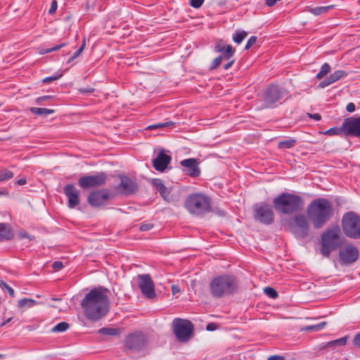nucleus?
Masks as SVG:
<instances>
[{"mask_svg": "<svg viewBox=\"0 0 360 360\" xmlns=\"http://www.w3.org/2000/svg\"><path fill=\"white\" fill-rule=\"evenodd\" d=\"M109 290L104 287L94 288L85 295L81 301V307L86 317L91 321H98L109 311Z\"/></svg>", "mask_w": 360, "mask_h": 360, "instance_id": "nucleus-1", "label": "nucleus"}, {"mask_svg": "<svg viewBox=\"0 0 360 360\" xmlns=\"http://www.w3.org/2000/svg\"><path fill=\"white\" fill-rule=\"evenodd\" d=\"M307 214L315 229H321L334 214L333 203L324 198L314 199L308 205Z\"/></svg>", "mask_w": 360, "mask_h": 360, "instance_id": "nucleus-2", "label": "nucleus"}, {"mask_svg": "<svg viewBox=\"0 0 360 360\" xmlns=\"http://www.w3.org/2000/svg\"><path fill=\"white\" fill-rule=\"evenodd\" d=\"M304 205L302 198L298 195L284 192L273 200L276 211L283 214H292L301 210Z\"/></svg>", "mask_w": 360, "mask_h": 360, "instance_id": "nucleus-3", "label": "nucleus"}, {"mask_svg": "<svg viewBox=\"0 0 360 360\" xmlns=\"http://www.w3.org/2000/svg\"><path fill=\"white\" fill-rule=\"evenodd\" d=\"M238 289L236 278L229 274L214 277L210 283L211 295L217 298L233 294Z\"/></svg>", "mask_w": 360, "mask_h": 360, "instance_id": "nucleus-4", "label": "nucleus"}, {"mask_svg": "<svg viewBox=\"0 0 360 360\" xmlns=\"http://www.w3.org/2000/svg\"><path fill=\"white\" fill-rule=\"evenodd\" d=\"M185 207L195 216L200 217L212 210V199L202 193H193L186 199Z\"/></svg>", "mask_w": 360, "mask_h": 360, "instance_id": "nucleus-5", "label": "nucleus"}, {"mask_svg": "<svg viewBox=\"0 0 360 360\" xmlns=\"http://www.w3.org/2000/svg\"><path fill=\"white\" fill-rule=\"evenodd\" d=\"M342 243L341 231L338 226L326 229L321 235V253L328 257L331 252L337 250Z\"/></svg>", "mask_w": 360, "mask_h": 360, "instance_id": "nucleus-6", "label": "nucleus"}, {"mask_svg": "<svg viewBox=\"0 0 360 360\" xmlns=\"http://www.w3.org/2000/svg\"><path fill=\"white\" fill-rule=\"evenodd\" d=\"M344 233L352 239L360 238V216L354 212H347L342 219Z\"/></svg>", "mask_w": 360, "mask_h": 360, "instance_id": "nucleus-7", "label": "nucleus"}, {"mask_svg": "<svg viewBox=\"0 0 360 360\" xmlns=\"http://www.w3.org/2000/svg\"><path fill=\"white\" fill-rule=\"evenodd\" d=\"M287 224L289 231L297 238H304L309 234V224L304 214H296L288 219Z\"/></svg>", "mask_w": 360, "mask_h": 360, "instance_id": "nucleus-8", "label": "nucleus"}, {"mask_svg": "<svg viewBox=\"0 0 360 360\" xmlns=\"http://www.w3.org/2000/svg\"><path fill=\"white\" fill-rule=\"evenodd\" d=\"M173 332L176 339L181 342H188L193 333V325L191 321L176 318L172 321Z\"/></svg>", "mask_w": 360, "mask_h": 360, "instance_id": "nucleus-9", "label": "nucleus"}, {"mask_svg": "<svg viewBox=\"0 0 360 360\" xmlns=\"http://www.w3.org/2000/svg\"><path fill=\"white\" fill-rule=\"evenodd\" d=\"M288 94L287 91L277 85L269 86L263 93L265 108H274Z\"/></svg>", "mask_w": 360, "mask_h": 360, "instance_id": "nucleus-10", "label": "nucleus"}, {"mask_svg": "<svg viewBox=\"0 0 360 360\" xmlns=\"http://www.w3.org/2000/svg\"><path fill=\"white\" fill-rule=\"evenodd\" d=\"M339 262L342 266H350L359 257V249L352 243L340 248L338 252Z\"/></svg>", "mask_w": 360, "mask_h": 360, "instance_id": "nucleus-11", "label": "nucleus"}, {"mask_svg": "<svg viewBox=\"0 0 360 360\" xmlns=\"http://www.w3.org/2000/svg\"><path fill=\"white\" fill-rule=\"evenodd\" d=\"M255 219L262 224L269 225L274 221V213L271 207L266 203H259L255 207Z\"/></svg>", "mask_w": 360, "mask_h": 360, "instance_id": "nucleus-12", "label": "nucleus"}, {"mask_svg": "<svg viewBox=\"0 0 360 360\" xmlns=\"http://www.w3.org/2000/svg\"><path fill=\"white\" fill-rule=\"evenodd\" d=\"M107 179L105 172H100L94 175H87L78 179V185L84 189L98 187L103 185Z\"/></svg>", "mask_w": 360, "mask_h": 360, "instance_id": "nucleus-13", "label": "nucleus"}, {"mask_svg": "<svg viewBox=\"0 0 360 360\" xmlns=\"http://www.w3.org/2000/svg\"><path fill=\"white\" fill-rule=\"evenodd\" d=\"M120 184L115 187L116 191L123 195H129L138 191V184L135 179L126 175H119Z\"/></svg>", "mask_w": 360, "mask_h": 360, "instance_id": "nucleus-14", "label": "nucleus"}, {"mask_svg": "<svg viewBox=\"0 0 360 360\" xmlns=\"http://www.w3.org/2000/svg\"><path fill=\"white\" fill-rule=\"evenodd\" d=\"M139 287L141 292L148 299L156 297L155 285L149 274H141L138 276Z\"/></svg>", "mask_w": 360, "mask_h": 360, "instance_id": "nucleus-15", "label": "nucleus"}, {"mask_svg": "<svg viewBox=\"0 0 360 360\" xmlns=\"http://www.w3.org/2000/svg\"><path fill=\"white\" fill-rule=\"evenodd\" d=\"M146 339L141 333L129 335L125 340V347L130 350L139 351L146 347Z\"/></svg>", "mask_w": 360, "mask_h": 360, "instance_id": "nucleus-16", "label": "nucleus"}, {"mask_svg": "<svg viewBox=\"0 0 360 360\" xmlns=\"http://www.w3.org/2000/svg\"><path fill=\"white\" fill-rule=\"evenodd\" d=\"M342 129L347 135L360 137V117H351L342 124Z\"/></svg>", "mask_w": 360, "mask_h": 360, "instance_id": "nucleus-17", "label": "nucleus"}, {"mask_svg": "<svg viewBox=\"0 0 360 360\" xmlns=\"http://www.w3.org/2000/svg\"><path fill=\"white\" fill-rule=\"evenodd\" d=\"M63 192L68 200V207L71 209L79 205L80 202L79 192L72 184H67L63 188Z\"/></svg>", "mask_w": 360, "mask_h": 360, "instance_id": "nucleus-18", "label": "nucleus"}, {"mask_svg": "<svg viewBox=\"0 0 360 360\" xmlns=\"http://www.w3.org/2000/svg\"><path fill=\"white\" fill-rule=\"evenodd\" d=\"M180 165L184 167V172L191 177H198L200 174L197 159L188 158L181 161Z\"/></svg>", "mask_w": 360, "mask_h": 360, "instance_id": "nucleus-19", "label": "nucleus"}, {"mask_svg": "<svg viewBox=\"0 0 360 360\" xmlns=\"http://www.w3.org/2000/svg\"><path fill=\"white\" fill-rule=\"evenodd\" d=\"M171 156L165 154L162 150L153 160V166L155 170L158 172H164L171 162Z\"/></svg>", "mask_w": 360, "mask_h": 360, "instance_id": "nucleus-20", "label": "nucleus"}, {"mask_svg": "<svg viewBox=\"0 0 360 360\" xmlns=\"http://www.w3.org/2000/svg\"><path fill=\"white\" fill-rule=\"evenodd\" d=\"M109 198V195L106 192L93 191L88 197V202L94 207H98L104 204L105 200Z\"/></svg>", "mask_w": 360, "mask_h": 360, "instance_id": "nucleus-21", "label": "nucleus"}, {"mask_svg": "<svg viewBox=\"0 0 360 360\" xmlns=\"http://www.w3.org/2000/svg\"><path fill=\"white\" fill-rule=\"evenodd\" d=\"M347 76V73L343 70H336L325 80L321 82L319 86L321 88H325L327 86L338 81L341 78Z\"/></svg>", "mask_w": 360, "mask_h": 360, "instance_id": "nucleus-22", "label": "nucleus"}, {"mask_svg": "<svg viewBox=\"0 0 360 360\" xmlns=\"http://www.w3.org/2000/svg\"><path fill=\"white\" fill-rule=\"evenodd\" d=\"M13 238V233L10 225L0 223V240H8Z\"/></svg>", "mask_w": 360, "mask_h": 360, "instance_id": "nucleus-23", "label": "nucleus"}, {"mask_svg": "<svg viewBox=\"0 0 360 360\" xmlns=\"http://www.w3.org/2000/svg\"><path fill=\"white\" fill-rule=\"evenodd\" d=\"M153 185L156 188L157 191L160 193L161 196L166 200H169V192L164 185L162 181L160 179H155Z\"/></svg>", "mask_w": 360, "mask_h": 360, "instance_id": "nucleus-24", "label": "nucleus"}, {"mask_svg": "<svg viewBox=\"0 0 360 360\" xmlns=\"http://www.w3.org/2000/svg\"><path fill=\"white\" fill-rule=\"evenodd\" d=\"M30 111L34 115H40L43 117H46L49 115H51L55 112V110L52 109L35 107L30 108Z\"/></svg>", "mask_w": 360, "mask_h": 360, "instance_id": "nucleus-25", "label": "nucleus"}, {"mask_svg": "<svg viewBox=\"0 0 360 360\" xmlns=\"http://www.w3.org/2000/svg\"><path fill=\"white\" fill-rule=\"evenodd\" d=\"M98 333L104 335L109 336H119L121 333V330L116 328H102L98 330Z\"/></svg>", "mask_w": 360, "mask_h": 360, "instance_id": "nucleus-26", "label": "nucleus"}, {"mask_svg": "<svg viewBox=\"0 0 360 360\" xmlns=\"http://www.w3.org/2000/svg\"><path fill=\"white\" fill-rule=\"evenodd\" d=\"M248 36V32L244 30L236 31L233 35V40L235 43L239 44Z\"/></svg>", "mask_w": 360, "mask_h": 360, "instance_id": "nucleus-27", "label": "nucleus"}, {"mask_svg": "<svg viewBox=\"0 0 360 360\" xmlns=\"http://www.w3.org/2000/svg\"><path fill=\"white\" fill-rule=\"evenodd\" d=\"M296 143L295 139H286L284 141H281L278 143V148L280 149H288L292 148Z\"/></svg>", "mask_w": 360, "mask_h": 360, "instance_id": "nucleus-28", "label": "nucleus"}, {"mask_svg": "<svg viewBox=\"0 0 360 360\" xmlns=\"http://www.w3.org/2000/svg\"><path fill=\"white\" fill-rule=\"evenodd\" d=\"M235 53V50L231 45H227L226 46V49L222 52V55L220 56H223V59L226 60H230L233 57Z\"/></svg>", "mask_w": 360, "mask_h": 360, "instance_id": "nucleus-29", "label": "nucleus"}, {"mask_svg": "<svg viewBox=\"0 0 360 360\" xmlns=\"http://www.w3.org/2000/svg\"><path fill=\"white\" fill-rule=\"evenodd\" d=\"M175 124L174 122L172 121H168L165 122H161L155 124H152L146 127V129L153 130L156 129L163 128V127H172Z\"/></svg>", "mask_w": 360, "mask_h": 360, "instance_id": "nucleus-30", "label": "nucleus"}, {"mask_svg": "<svg viewBox=\"0 0 360 360\" xmlns=\"http://www.w3.org/2000/svg\"><path fill=\"white\" fill-rule=\"evenodd\" d=\"M333 7V5L327 6L316 7V8H311L310 12L315 15H319L322 13H326L328 11H329Z\"/></svg>", "mask_w": 360, "mask_h": 360, "instance_id": "nucleus-31", "label": "nucleus"}, {"mask_svg": "<svg viewBox=\"0 0 360 360\" xmlns=\"http://www.w3.org/2000/svg\"><path fill=\"white\" fill-rule=\"evenodd\" d=\"M35 304H36L35 300H34L32 299H30V298H24V299H21L18 301V306L20 308H24L26 307H31L34 306Z\"/></svg>", "mask_w": 360, "mask_h": 360, "instance_id": "nucleus-32", "label": "nucleus"}, {"mask_svg": "<svg viewBox=\"0 0 360 360\" xmlns=\"http://www.w3.org/2000/svg\"><path fill=\"white\" fill-rule=\"evenodd\" d=\"M330 70V66L328 63H324L321 67L320 71L316 75V78L321 79L323 78Z\"/></svg>", "mask_w": 360, "mask_h": 360, "instance_id": "nucleus-33", "label": "nucleus"}, {"mask_svg": "<svg viewBox=\"0 0 360 360\" xmlns=\"http://www.w3.org/2000/svg\"><path fill=\"white\" fill-rule=\"evenodd\" d=\"M69 328V324L67 322H60L56 324L52 329L51 331L54 333H61L67 330Z\"/></svg>", "mask_w": 360, "mask_h": 360, "instance_id": "nucleus-34", "label": "nucleus"}, {"mask_svg": "<svg viewBox=\"0 0 360 360\" xmlns=\"http://www.w3.org/2000/svg\"><path fill=\"white\" fill-rule=\"evenodd\" d=\"M347 337H343L340 339H338V340H335L333 341H330L327 343V347L344 346L347 343Z\"/></svg>", "mask_w": 360, "mask_h": 360, "instance_id": "nucleus-35", "label": "nucleus"}, {"mask_svg": "<svg viewBox=\"0 0 360 360\" xmlns=\"http://www.w3.org/2000/svg\"><path fill=\"white\" fill-rule=\"evenodd\" d=\"M13 177V173L8 169L0 171V181H6Z\"/></svg>", "mask_w": 360, "mask_h": 360, "instance_id": "nucleus-36", "label": "nucleus"}, {"mask_svg": "<svg viewBox=\"0 0 360 360\" xmlns=\"http://www.w3.org/2000/svg\"><path fill=\"white\" fill-rule=\"evenodd\" d=\"M65 46V43H63L60 45H58V46H55L52 48H50V49H40L39 52L40 54H45V53H51L52 51H58L60 49H61L62 47Z\"/></svg>", "mask_w": 360, "mask_h": 360, "instance_id": "nucleus-37", "label": "nucleus"}, {"mask_svg": "<svg viewBox=\"0 0 360 360\" xmlns=\"http://www.w3.org/2000/svg\"><path fill=\"white\" fill-rule=\"evenodd\" d=\"M222 60H223V56H220L219 57L214 58L210 65V70L217 69L221 63Z\"/></svg>", "mask_w": 360, "mask_h": 360, "instance_id": "nucleus-38", "label": "nucleus"}, {"mask_svg": "<svg viewBox=\"0 0 360 360\" xmlns=\"http://www.w3.org/2000/svg\"><path fill=\"white\" fill-rule=\"evenodd\" d=\"M264 292L271 298H276L278 297V292L274 288L271 287H266L264 288Z\"/></svg>", "mask_w": 360, "mask_h": 360, "instance_id": "nucleus-39", "label": "nucleus"}, {"mask_svg": "<svg viewBox=\"0 0 360 360\" xmlns=\"http://www.w3.org/2000/svg\"><path fill=\"white\" fill-rule=\"evenodd\" d=\"M86 46V41L85 39L83 40L82 44L79 47V49L73 54V56L70 58V61L73 60L75 58H77L83 51L84 47Z\"/></svg>", "mask_w": 360, "mask_h": 360, "instance_id": "nucleus-40", "label": "nucleus"}, {"mask_svg": "<svg viewBox=\"0 0 360 360\" xmlns=\"http://www.w3.org/2000/svg\"><path fill=\"white\" fill-rule=\"evenodd\" d=\"M257 37L256 36H252L248 40L246 45L245 46V50L250 49L257 41Z\"/></svg>", "mask_w": 360, "mask_h": 360, "instance_id": "nucleus-41", "label": "nucleus"}, {"mask_svg": "<svg viewBox=\"0 0 360 360\" xmlns=\"http://www.w3.org/2000/svg\"><path fill=\"white\" fill-rule=\"evenodd\" d=\"M205 0H190V6L195 8H200L204 3Z\"/></svg>", "mask_w": 360, "mask_h": 360, "instance_id": "nucleus-42", "label": "nucleus"}, {"mask_svg": "<svg viewBox=\"0 0 360 360\" xmlns=\"http://www.w3.org/2000/svg\"><path fill=\"white\" fill-rule=\"evenodd\" d=\"M326 325V322L323 321L316 325H313V326L308 327V329L312 330H319L322 329Z\"/></svg>", "mask_w": 360, "mask_h": 360, "instance_id": "nucleus-43", "label": "nucleus"}, {"mask_svg": "<svg viewBox=\"0 0 360 360\" xmlns=\"http://www.w3.org/2000/svg\"><path fill=\"white\" fill-rule=\"evenodd\" d=\"M61 77H62V74L56 75L51 76V77H47L43 79V82L44 83L51 82L58 79Z\"/></svg>", "mask_w": 360, "mask_h": 360, "instance_id": "nucleus-44", "label": "nucleus"}, {"mask_svg": "<svg viewBox=\"0 0 360 360\" xmlns=\"http://www.w3.org/2000/svg\"><path fill=\"white\" fill-rule=\"evenodd\" d=\"M57 8H58L57 1L56 0H53L51 1V7H50V8L49 10V13L50 15H53L56 11Z\"/></svg>", "mask_w": 360, "mask_h": 360, "instance_id": "nucleus-45", "label": "nucleus"}, {"mask_svg": "<svg viewBox=\"0 0 360 360\" xmlns=\"http://www.w3.org/2000/svg\"><path fill=\"white\" fill-rule=\"evenodd\" d=\"M52 267L55 271H58L63 269V264L60 261H56L53 263Z\"/></svg>", "mask_w": 360, "mask_h": 360, "instance_id": "nucleus-46", "label": "nucleus"}, {"mask_svg": "<svg viewBox=\"0 0 360 360\" xmlns=\"http://www.w3.org/2000/svg\"><path fill=\"white\" fill-rule=\"evenodd\" d=\"M53 97L51 96H44L36 98L35 102L37 104H41L42 101H49Z\"/></svg>", "mask_w": 360, "mask_h": 360, "instance_id": "nucleus-47", "label": "nucleus"}, {"mask_svg": "<svg viewBox=\"0 0 360 360\" xmlns=\"http://www.w3.org/2000/svg\"><path fill=\"white\" fill-rule=\"evenodd\" d=\"M153 227V225L152 224H142L140 226L139 229L142 231H146L152 229Z\"/></svg>", "mask_w": 360, "mask_h": 360, "instance_id": "nucleus-48", "label": "nucleus"}, {"mask_svg": "<svg viewBox=\"0 0 360 360\" xmlns=\"http://www.w3.org/2000/svg\"><path fill=\"white\" fill-rule=\"evenodd\" d=\"M18 237L20 238V239H23V238H28L30 240H32V238L30 237L29 236V234L25 231H20L18 233Z\"/></svg>", "mask_w": 360, "mask_h": 360, "instance_id": "nucleus-49", "label": "nucleus"}, {"mask_svg": "<svg viewBox=\"0 0 360 360\" xmlns=\"http://www.w3.org/2000/svg\"><path fill=\"white\" fill-rule=\"evenodd\" d=\"M2 285L8 291V292L9 293L11 297H14L15 293H14V290L12 288H11L8 285H7L4 282H2Z\"/></svg>", "mask_w": 360, "mask_h": 360, "instance_id": "nucleus-50", "label": "nucleus"}, {"mask_svg": "<svg viewBox=\"0 0 360 360\" xmlns=\"http://www.w3.org/2000/svg\"><path fill=\"white\" fill-rule=\"evenodd\" d=\"M226 49V47L224 45L220 44H217L214 46V51L216 52L222 53Z\"/></svg>", "mask_w": 360, "mask_h": 360, "instance_id": "nucleus-51", "label": "nucleus"}, {"mask_svg": "<svg viewBox=\"0 0 360 360\" xmlns=\"http://www.w3.org/2000/svg\"><path fill=\"white\" fill-rule=\"evenodd\" d=\"M346 110L349 112H352L355 110V105L353 103H349L346 106Z\"/></svg>", "mask_w": 360, "mask_h": 360, "instance_id": "nucleus-52", "label": "nucleus"}, {"mask_svg": "<svg viewBox=\"0 0 360 360\" xmlns=\"http://www.w3.org/2000/svg\"><path fill=\"white\" fill-rule=\"evenodd\" d=\"M308 115L310 118L314 119V120L319 121L321 119V116L319 113L311 114L308 113Z\"/></svg>", "mask_w": 360, "mask_h": 360, "instance_id": "nucleus-53", "label": "nucleus"}, {"mask_svg": "<svg viewBox=\"0 0 360 360\" xmlns=\"http://www.w3.org/2000/svg\"><path fill=\"white\" fill-rule=\"evenodd\" d=\"M267 360H285V357L280 355H272L270 356Z\"/></svg>", "mask_w": 360, "mask_h": 360, "instance_id": "nucleus-54", "label": "nucleus"}, {"mask_svg": "<svg viewBox=\"0 0 360 360\" xmlns=\"http://www.w3.org/2000/svg\"><path fill=\"white\" fill-rule=\"evenodd\" d=\"M217 328V325L213 323H210L207 324L206 326V329L208 331H213V330H216Z\"/></svg>", "mask_w": 360, "mask_h": 360, "instance_id": "nucleus-55", "label": "nucleus"}, {"mask_svg": "<svg viewBox=\"0 0 360 360\" xmlns=\"http://www.w3.org/2000/svg\"><path fill=\"white\" fill-rule=\"evenodd\" d=\"M234 62H235V60H229V62L227 63L224 65V69L225 70H229L232 66V65L234 63Z\"/></svg>", "mask_w": 360, "mask_h": 360, "instance_id": "nucleus-56", "label": "nucleus"}, {"mask_svg": "<svg viewBox=\"0 0 360 360\" xmlns=\"http://www.w3.org/2000/svg\"><path fill=\"white\" fill-rule=\"evenodd\" d=\"M79 91L83 94L92 93L94 91V89H93V88H88V89L82 88V89H79Z\"/></svg>", "mask_w": 360, "mask_h": 360, "instance_id": "nucleus-57", "label": "nucleus"}, {"mask_svg": "<svg viewBox=\"0 0 360 360\" xmlns=\"http://www.w3.org/2000/svg\"><path fill=\"white\" fill-rule=\"evenodd\" d=\"M354 342L355 345L360 347V333L356 335L354 339Z\"/></svg>", "mask_w": 360, "mask_h": 360, "instance_id": "nucleus-58", "label": "nucleus"}, {"mask_svg": "<svg viewBox=\"0 0 360 360\" xmlns=\"http://www.w3.org/2000/svg\"><path fill=\"white\" fill-rule=\"evenodd\" d=\"M172 291L174 295L180 292V289L178 286L172 285Z\"/></svg>", "mask_w": 360, "mask_h": 360, "instance_id": "nucleus-59", "label": "nucleus"}, {"mask_svg": "<svg viewBox=\"0 0 360 360\" xmlns=\"http://www.w3.org/2000/svg\"><path fill=\"white\" fill-rule=\"evenodd\" d=\"M336 132H337V129L332 128V129H330L327 130L326 132V134L332 135V134H336Z\"/></svg>", "mask_w": 360, "mask_h": 360, "instance_id": "nucleus-60", "label": "nucleus"}, {"mask_svg": "<svg viewBox=\"0 0 360 360\" xmlns=\"http://www.w3.org/2000/svg\"><path fill=\"white\" fill-rule=\"evenodd\" d=\"M25 184H26V179L24 178L20 179L18 181V184H19V185H24Z\"/></svg>", "mask_w": 360, "mask_h": 360, "instance_id": "nucleus-61", "label": "nucleus"}, {"mask_svg": "<svg viewBox=\"0 0 360 360\" xmlns=\"http://www.w3.org/2000/svg\"><path fill=\"white\" fill-rule=\"evenodd\" d=\"M12 318H9L8 319H7L5 322H4L2 323V326H4L6 323L10 322L11 321Z\"/></svg>", "mask_w": 360, "mask_h": 360, "instance_id": "nucleus-62", "label": "nucleus"}, {"mask_svg": "<svg viewBox=\"0 0 360 360\" xmlns=\"http://www.w3.org/2000/svg\"><path fill=\"white\" fill-rule=\"evenodd\" d=\"M2 357V354H0V358Z\"/></svg>", "mask_w": 360, "mask_h": 360, "instance_id": "nucleus-63", "label": "nucleus"}]
</instances>
